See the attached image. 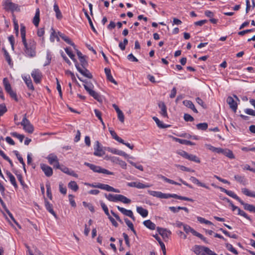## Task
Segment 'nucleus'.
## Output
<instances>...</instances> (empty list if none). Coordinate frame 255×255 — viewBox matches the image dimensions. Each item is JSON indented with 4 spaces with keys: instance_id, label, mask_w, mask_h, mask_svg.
Returning a JSON list of instances; mask_svg holds the SVG:
<instances>
[{
    "instance_id": "nucleus-1",
    "label": "nucleus",
    "mask_w": 255,
    "mask_h": 255,
    "mask_svg": "<svg viewBox=\"0 0 255 255\" xmlns=\"http://www.w3.org/2000/svg\"><path fill=\"white\" fill-rule=\"evenodd\" d=\"M148 193L153 196L156 197L157 198H159L160 199H168L169 198H174L176 199H178L179 200H185L187 201H191L193 202V200L191 198H189L188 197H183L181 196H179L176 194H166V193H163L161 192L160 191H151V190H148Z\"/></svg>"
},
{
    "instance_id": "nucleus-2",
    "label": "nucleus",
    "mask_w": 255,
    "mask_h": 255,
    "mask_svg": "<svg viewBox=\"0 0 255 255\" xmlns=\"http://www.w3.org/2000/svg\"><path fill=\"white\" fill-rule=\"evenodd\" d=\"M24 46V52L27 56L34 57L36 56V42L33 39H30L28 42L26 40L22 41Z\"/></svg>"
},
{
    "instance_id": "nucleus-3",
    "label": "nucleus",
    "mask_w": 255,
    "mask_h": 255,
    "mask_svg": "<svg viewBox=\"0 0 255 255\" xmlns=\"http://www.w3.org/2000/svg\"><path fill=\"white\" fill-rule=\"evenodd\" d=\"M193 251L196 255H217L208 247L195 245L193 248Z\"/></svg>"
},
{
    "instance_id": "nucleus-4",
    "label": "nucleus",
    "mask_w": 255,
    "mask_h": 255,
    "mask_svg": "<svg viewBox=\"0 0 255 255\" xmlns=\"http://www.w3.org/2000/svg\"><path fill=\"white\" fill-rule=\"evenodd\" d=\"M83 81L85 83L84 87L85 90L90 94V95L93 97L95 99L97 100L98 101H100L101 100V97L97 92H95L93 90L94 88L93 85L91 82H88L87 81Z\"/></svg>"
},
{
    "instance_id": "nucleus-5",
    "label": "nucleus",
    "mask_w": 255,
    "mask_h": 255,
    "mask_svg": "<svg viewBox=\"0 0 255 255\" xmlns=\"http://www.w3.org/2000/svg\"><path fill=\"white\" fill-rule=\"evenodd\" d=\"M84 165L89 167L92 170L95 172L101 173L107 175H114V173L109 171L108 170L102 168L99 166H97L88 162H85Z\"/></svg>"
},
{
    "instance_id": "nucleus-6",
    "label": "nucleus",
    "mask_w": 255,
    "mask_h": 255,
    "mask_svg": "<svg viewBox=\"0 0 255 255\" xmlns=\"http://www.w3.org/2000/svg\"><path fill=\"white\" fill-rule=\"evenodd\" d=\"M2 6L6 11L10 10L12 12L15 11H19L20 9L18 5L12 2L11 0H3Z\"/></svg>"
},
{
    "instance_id": "nucleus-7",
    "label": "nucleus",
    "mask_w": 255,
    "mask_h": 255,
    "mask_svg": "<svg viewBox=\"0 0 255 255\" xmlns=\"http://www.w3.org/2000/svg\"><path fill=\"white\" fill-rule=\"evenodd\" d=\"M21 125L23 126V129L27 132L31 133L34 130L33 126L30 123V122L26 119L25 115L22 122L20 123Z\"/></svg>"
},
{
    "instance_id": "nucleus-8",
    "label": "nucleus",
    "mask_w": 255,
    "mask_h": 255,
    "mask_svg": "<svg viewBox=\"0 0 255 255\" xmlns=\"http://www.w3.org/2000/svg\"><path fill=\"white\" fill-rule=\"evenodd\" d=\"M31 75V76L33 78V80L35 83H40V82L41 81L42 75V73L39 69H34L32 71Z\"/></svg>"
},
{
    "instance_id": "nucleus-9",
    "label": "nucleus",
    "mask_w": 255,
    "mask_h": 255,
    "mask_svg": "<svg viewBox=\"0 0 255 255\" xmlns=\"http://www.w3.org/2000/svg\"><path fill=\"white\" fill-rule=\"evenodd\" d=\"M94 150V155L97 156L101 157L105 154V152L100 146V143L98 141H96L95 142Z\"/></svg>"
},
{
    "instance_id": "nucleus-10",
    "label": "nucleus",
    "mask_w": 255,
    "mask_h": 255,
    "mask_svg": "<svg viewBox=\"0 0 255 255\" xmlns=\"http://www.w3.org/2000/svg\"><path fill=\"white\" fill-rule=\"evenodd\" d=\"M77 70L84 76L88 78L89 79H92L93 76L92 74L90 72V71L86 68V67H80L79 64H76L75 66Z\"/></svg>"
},
{
    "instance_id": "nucleus-11",
    "label": "nucleus",
    "mask_w": 255,
    "mask_h": 255,
    "mask_svg": "<svg viewBox=\"0 0 255 255\" xmlns=\"http://www.w3.org/2000/svg\"><path fill=\"white\" fill-rule=\"evenodd\" d=\"M40 167L46 176L50 177L52 175L53 170L51 167L45 164H41Z\"/></svg>"
},
{
    "instance_id": "nucleus-12",
    "label": "nucleus",
    "mask_w": 255,
    "mask_h": 255,
    "mask_svg": "<svg viewBox=\"0 0 255 255\" xmlns=\"http://www.w3.org/2000/svg\"><path fill=\"white\" fill-rule=\"evenodd\" d=\"M118 209L124 215L130 217L133 221L135 220V218L133 216V213L131 210H127L123 207L117 206Z\"/></svg>"
},
{
    "instance_id": "nucleus-13",
    "label": "nucleus",
    "mask_w": 255,
    "mask_h": 255,
    "mask_svg": "<svg viewBox=\"0 0 255 255\" xmlns=\"http://www.w3.org/2000/svg\"><path fill=\"white\" fill-rule=\"evenodd\" d=\"M157 231L163 239L168 238L169 236L171 234V232L166 229L157 227Z\"/></svg>"
},
{
    "instance_id": "nucleus-14",
    "label": "nucleus",
    "mask_w": 255,
    "mask_h": 255,
    "mask_svg": "<svg viewBox=\"0 0 255 255\" xmlns=\"http://www.w3.org/2000/svg\"><path fill=\"white\" fill-rule=\"evenodd\" d=\"M227 102L229 105L230 108L236 112L237 110V103L235 101L232 97H228L227 99Z\"/></svg>"
},
{
    "instance_id": "nucleus-15",
    "label": "nucleus",
    "mask_w": 255,
    "mask_h": 255,
    "mask_svg": "<svg viewBox=\"0 0 255 255\" xmlns=\"http://www.w3.org/2000/svg\"><path fill=\"white\" fill-rule=\"evenodd\" d=\"M219 189H220V190L222 192H223L225 193L228 195H229V196H230V197H232L233 198L236 199V200H237L239 202L241 200V199L234 192H233L232 191L228 190H227V189H225V188H224L223 187H219Z\"/></svg>"
},
{
    "instance_id": "nucleus-16",
    "label": "nucleus",
    "mask_w": 255,
    "mask_h": 255,
    "mask_svg": "<svg viewBox=\"0 0 255 255\" xmlns=\"http://www.w3.org/2000/svg\"><path fill=\"white\" fill-rule=\"evenodd\" d=\"M158 107L160 109V114L163 118H168L167 108L163 102L158 103Z\"/></svg>"
},
{
    "instance_id": "nucleus-17",
    "label": "nucleus",
    "mask_w": 255,
    "mask_h": 255,
    "mask_svg": "<svg viewBox=\"0 0 255 255\" xmlns=\"http://www.w3.org/2000/svg\"><path fill=\"white\" fill-rule=\"evenodd\" d=\"M240 203L244 206L245 210L255 213V206L254 205L246 203L242 200L240 201Z\"/></svg>"
},
{
    "instance_id": "nucleus-18",
    "label": "nucleus",
    "mask_w": 255,
    "mask_h": 255,
    "mask_svg": "<svg viewBox=\"0 0 255 255\" xmlns=\"http://www.w3.org/2000/svg\"><path fill=\"white\" fill-rule=\"evenodd\" d=\"M183 105L187 107V108L191 109L194 113H198V112L197 110L196 109L194 104L189 100H185L183 102Z\"/></svg>"
},
{
    "instance_id": "nucleus-19",
    "label": "nucleus",
    "mask_w": 255,
    "mask_h": 255,
    "mask_svg": "<svg viewBox=\"0 0 255 255\" xmlns=\"http://www.w3.org/2000/svg\"><path fill=\"white\" fill-rule=\"evenodd\" d=\"M45 206L46 207V209L52 214L53 215L55 218H57V215L55 213V212L54 211L53 209V205L52 204H50L49 201L47 199H45Z\"/></svg>"
},
{
    "instance_id": "nucleus-20",
    "label": "nucleus",
    "mask_w": 255,
    "mask_h": 255,
    "mask_svg": "<svg viewBox=\"0 0 255 255\" xmlns=\"http://www.w3.org/2000/svg\"><path fill=\"white\" fill-rule=\"evenodd\" d=\"M105 72L107 76V79L110 81L111 82L114 83L115 85H117L118 83L115 81V80L113 78V76L111 73V70L108 68H105Z\"/></svg>"
},
{
    "instance_id": "nucleus-21",
    "label": "nucleus",
    "mask_w": 255,
    "mask_h": 255,
    "mask_svg": "<svg viewBox=\"0 0 255 255\" xmlns=\"http://www.w3.org/2000/svg\"><path fill=\"white\" fill-rule=\"evenodd\" d=\"M190 180L193 183L199 186L208 189H209V187L208 186H207L205 184L199 181V180L198 179H197L196 178H195V177L191 176L190 178Z\"/></svg>"
},
{
    "instance_id": "nucleus-22",
    "label": "nucleus",
    "mask_w": 255,
    "mask_h": 255,
    "mask_svg": "<svg viewBox=\"0 0 255 255\" xmlns=\"http://www.w3.org/2000/svg\"><path fill=\"white\" fill-rule=\"evenodd\" d=\"M173 139L181 144H185V145H194L195 144L194 142H192L191 141L187 140L186 139H180L176 137H173Z\"/></svg>"
},
{
    "instance_id": "nucleus-23",
    "label": "nucleus",
    "mask_w": 255,
    "mask_h": 255,
    "mask_svg": "<svg viewBox=\"0 0 255 255\" xmlns=\"http://www.w3.org/2000/svg\"><path fill=\"white\" fill-rule=\"evenodd\" d=\"M6 175L9 179V181L15 189L18 187L14 176L9 171L6 172Z\"/></svg>"
},
{
    "instance_id": "nucleus-24",
    "label": "nucleus",
    "mask_w": 255,
    "mask_h": 255,
    "mask_svg": "<svg viewBox=\"0 0 255 255\" xmlns=\"http://www.w3.org/2000/svg\"><path fill=\"white\" fill-rule=\"evenodd\" d=\"M110 151L114 154L123 156L124 157H125L126 158L129 157V155L128 154H127L125 152H124L122 150H120L117 149L116 148H113V149H111Z\"/></svg>"
},
{
    "instance_id": "nucleus-25",
    "label": "nucleus",
    "mask_w": 255,
    "mask_h": 255,
    "mask_svg": "<svg viewBox=\"0 0 255 255\" xmlns=\"http://www.w3.org/2000/svg\"><path fill=\"white\" fill-rule=\"evenodd\" d=\"M47 159H48L49 164L51 165H53L54 163L56 162H57V161H58L57 156L53 153L50 154L47 156Z\"/></svg>"
},
{
    "instance_id": "nucleus-26",
    "label": "nucleus",
    "mask_w": 255,
    "mask_h": 255,
    "mask_svg": "<svg viewBox=\"0 0 255 255\" xmlns=\"http://www.w3.org/2000/svg\"><path fill=\"white\" fill-rule=\"evenodd\" d=\"M143 225L148 229L151 230L155 229V224L152 222L150 220L144 221L143 223Z\"/></svg>"
},
{
    "instance_id": "nucleus-27",
    "label": "nucleus",
    "mask_w": 255,
    "mask_h": 255,
    "mask_svg": "<svg viewBox=\"0 0 255 255\" xmlns=\"http://www.w3.org/2000/svg\"><path fill=\"white\" fill-rule=\"evenodd\" d=\"M136 211L143 218L147 217L148 215V211L143 208L142 207H137Z\"/></svg>"
},
{
    "instance_id": "nucleus-28",
    "label": "nucleus",
    "mask_w": 255,
    "mask_h": 255,
    "mask_svg": "<svg viewBox=\"0 0 255 255\" xmlns=\"http://www.w3.org/2000/svg\"><path fill=\"white\" fill-rule=\"evenodd\" d=\"M40 12L39 8H37L36 11V13L35 14V16L33 19V23L34 25L36 27L38 26L39 21H40Z\"/></svg>"
},
{
    "instance_id": "nucleus-29",
    "label": "nucleus",
    "mask_w": 255,
    "mask_h": 255,
    "mask_svg": "<svg viewBox=\"0 0 255 255\" xmlns=\"http://www.w3.org/2000/svg\"><path fill=\"white\" fill-rule=\"evenodd\" d=\"M235 179L238 182L245 185L247 184V180L245 178V176H241L239 175H235L234 176Z\"/></svg>"
},
{
    "instance_id": "nucleus-30",
    "label": "nucleus",
    "mask_w": 255,
    "mask_h": 255,
    "mask_svg": "<svg viewBox=\"0 0 255 255\" xmlns=\"http://www.w3.org/2000/svg\"><path fill=\"white\" fill-rule=\"evenodd\" d=\"M106 198L110 201L111 202H118V196L119 194H109L107 195V194H105V195Z\"/></svg>"
},
{
    "instance_id": "nucleus-31",
    "label": "nucleus",
    "mask_w": 255,
    "mask_h": 255,
    "mask_svg": "<svg viewBox=\"0 0 255 255\" xmlns=\"http://www.w3.org/2000/svg\"><path fill=\"white\" fill-rule=\"evenodd\" d=\"M242 193L249 197L255 198V191H251L248 189L246 188L242 189Z\"/></svg>"
},
{
    "instance_id": "nucleus-32",
    "label": "nucleus",
    "mask_w": 255,
    "mask_h": 255,
    "mask_svg": "<svg viewBox=\"0 0 255 255\" xmlns=\"http://www.w3.org/2000/svg\"><path fill=\"white\" fill-rule=\"evenodd\" d=\"M23 80H24L25 84H26L29 90H31L32 91H33L34 90V88L33 85L32 81H31V79L30 78V77H29V78H27L26 77H25L23 78Z\"/></svg>"
},
{
    "instance_id": "nucleus-33",
    "label": "nucleus",
    "mask_w": 255,
    "mask_h": 255,
    "mask_svg": "<svg viewBox=\"0 0 255 255\" xmlns=\"http://www.w3.org/2000/svg\"><path fill=\"white\" fill-rule=\"evenodd\" d=\"M109 131L114 139H115V140H116L117 141L120 143H124V140L122 139L121 137H120L119 136H118V135L114 130L109 128Z\"/></svg>"
},
{
    "instance_id": "nucleus-34",
    "label": "nucleus",
    "mask_w": 255,
    "mask_h": 255,
    "mask_svg": "<svg viewBox=\"0 0 255 255\" xmlns=\"http://www.w3.org/2000/svg\"><path fill=\"white\" fill-rule=\"evenodd\" d=\"M183 229L184 231L187 233H191L193 235L195 236L197 232L195 230H194L193 228H192L190 226L184 224L183 225Z\"/></svg>"
},
{
    "instance_id": "nucleus-35",
    "label": "nucleus",
    "mask_w": 255,
    "mask_h": 255,
    "mask_svg": "<svg viewBox=\"0 0 255 255\" xmlns=\"http://www.w3.org/2000/svg\"><path fill=\"white\" fill-rule=\"evenodd\" d=\"M153 120L157 124V126L161 128H166L170 127L169 125H165L163 124L160 120L156 117H153L152 118Z\"/></svg>"
},
{
    "instance_id": "nucleus-36",
    "label": "nucleus",
    "mask_w": 255,
    "mask_h": 255,
    "mask_svg": "<svg viewBox=\"0 0 255 255\" xmlns=\"http://www.w3.org/2000/svg\"><path fill=\"white\" fill-rule=\"evenodd\" d=\"M118 201H120L125 204H129L131 202V200L127 198L126 196L119 194Z\"/></svg>"
},
{
    "instance_id": "nucleus-37",
    "label": "nucleus",
    "mask_w": 255,
    "mask_h": 255,
    "mask_svg": "<svg viewBox=\"0 0 255 255\" xmlns=\"http://www.w3.org/2000/svg\"><path fill=\"white\" fill-rule=\"evenodd\" d=\"M68 187L74 191H77L79 189V186L77 183L74 181H70L68 185Z\"/></svg>"
},
{
    "instance_id": "nucleus-38",
    "label": "nucleus",
    "mask_w": 255,
    "mask_h": 255,
    "mask_svg": "<svg viewBox=\"0 0 255 255\" xmlns=\"http://www.w3.org/2000/svg\"><path fill=\"white\" fill-rule=\"evenodd\" d=\"M97 188L105 190L107 191L111 192L112 190V187L108 185V184H102V183H99L98 185H97Z\"/></svg>"
},
{
    "instance_id": "nucleus-39",
    "label": "nucleus",
    "mask_w": 255,
    "mask_h": 255,
    "mask_svg": "<svg viewBox=\"0 0 255 255\" xmlns=\"http://www.w3.org/2000/svg\"><path fill=\"white\" fill-rule=\"evenodd\" d=\"M54 10L56 13V16L57 19H60L62 17V13L59 8L58 5L55 3L53 6Z\"/></svg>"
},
{
    "instance_id": "nucleus-40",
    "label": "nucleus",
    "mask_w": 255,
    "mask_h": 255,
    "mask_svg": "<svg viewBox=\"0 0 255 255\" xmlns=\"http://www.w3.org/2000/svg\"><path fill=\"white\" fill-rule=\"evenodd\" d=\"M3 83L4 87L5 90L7 93L10 91L11 89V85L9 84L7 79L6 78H4L3 79Z\"/></svg>"
},
{
    "instance_id": "nucleus-41",
    "label": "nucleus",
    "mask_w": 255,
    "mask_h": 255,
    "mask_svg": "<svg viewBox=\"0 0 255 255\" xmlns=\"http://www.w3.org/2000/svg\"><path fill=\"white\" fill-rule=\"evenodd\" d=\"M223 154L225 155L230 159H234L235 158L233 152L230 149H224Z\"/></svg>"
},
{
    "instance_id": "nucleus-42",
    "label": "nucleus",
    "mask_w": 255,
    "mask_h": 255,
    "mask_svg": "<svg viewBox=\"0 0 255 255\" xmlns=\"http://www.w3.org/2000/svg\"><path fill=\"white\" fill-rule=\"evenodd\" d=\"M65 51L66 53L68 55L70 58L74 61L75 64V66L76 64H78L77 60L75 58V55L72 53V52L68 48H65Z\"/></svg>"
},
{
    "instance_id": "nucleus-43",
    "label": "nucleus",
    "mask_w": 255,
    "mask_h": 255,
    "mask_svg": "<svg viewBox=\"0 0 255 255\" xmlns=\"http://www.w3.org/2000/svg\"><path fill=\"white\" fill-rule=\"evenodd\" d=\"M20 34L22 38V42L26 40L25 27L22 24L20 25Z\"/></svg>"
},
{
    "instance_id": "nucleus-44",
    "label": "nucleus",
    "mask_w": 255,
    "mask_h": 255,
    "mask_svg": "<svg viewBox=\"0 0 255 255\" xmlns=\"http://www.w3.org/2000/svg\"><path fill=\"white\" fill-rule=\"evenodd\" d=\"M187 159L196 163L200 162V159L197 156L193 154H188Z\"/></svg>"
},
{
    "instance_id": "nucleus-45",
    "label": "nucleus",
    "mask_w": 255,
    "mask_h": 255,
    "mask_svg": "<svg viewBox=\"0 0 255 255\" xmlns=\"http://www.w3.org/2000/svg\"><path fill=\"white\" fill-rule=\"evenodd\" d=\"M10 134L14 137L17 138L20 142H22L24 138V136L22 134H19L17 133L16 132H12L10 133Z\"/></svg>"
},
{
    "instance_id": "nucleus-46",
    "label": "nucleus",
    "mask_w": 255,
    "mask_h": 255,
    "mask_svg": "<svg viewBox=\"0 0 255 255\" xmlns=\"http://www.w3.org/2000/svg\"><path fill=\"white\" fill-rule=\"evenodd\" d=\"M196 127L198 129L205 130L208 128V124L206 123H200Z\"/></svg>"
},
{
    "instance_id": "nucleus-47",
    "label": "nucleus",
    "mask_w": 255,
    "mask_h": 255,
    "mask_svg": "<svg viewBox=\"0 0 255 255\" xmlns=\"http://www.w3.org/2000/svg\"><path fill=\"white\" fill-rule=\"evenodd\" d=\"M227 249L235 255L238 254V252L233 247V246L229 243L226 244Z\"/></svg>"
},
{
    "instance_id": "nucleus-48",
    "label": "nucleus",
    "mask_w": 255,
    "mask_h": 255,
    "mask_svg": "<svg viewBox=\"0 0 255 255\" xmlns=\"http://www.w3.org/2000/svg\"><path fill=\"white\" fill-rule=\"evenodd\" d=\"M3 50L4 51V55L5 60L8 62V64L11 65L12 64V61L10 55L5 49L3 48Z\"/></svg>"
},
{
    "instance_id": "nucleus-49",
    "label": "nucleus",
    "mask_w": 255,
    "mask_h": 255,
    "mask_svg": "<svg viewBox=\"0 0 255 255\" xmlns=\"http://www.w3.org/2000/svg\"><path fill=\"white\" fill-rule=\"evenodd\" d=\"M46 193L47 197L50 199L52 200V193L51 191V187L49 183L46 184Z\"/></svg>"
},
{
    "instance_id": "nucleus-50",
    "label": "nucleus",
    "mask_w": 255,
    "mask_h": 255,
    "mask_svg": "<svg viewBox=\"0 0 255 255\" xmlns=\"http://www.w3.org/2000/svg\"><path fill=\"white\" fill-rule=\"evenodd\" d=\"M52 32H51V35H50V40L51 42H54V40H55V38H56L57 40L58 41H59V38L58 37V36L55 33V32L54 31V30L52 28Z\"/></svg>"
},
{
    "instance_id": "nucleus-51",
    "label": "nucleus",
    "mask_w": 255,
    "mask_h": 255,
    "mask_svg": "<svg viewBox=\"0 0 255 255\" xmlns=\"http://www.w3.org/2000/svg\"><path fill=\"white\" fill-rule=\"evenodd\" d=\"M101 206L103 210H104L105 213L106 214V215L108 217L110 216V215L109 214V212L108 208L107 206L106 205V204L104 203H103V202H101Z\"/></svg>"
},
{
    "instance_id": "nucleus-52",
    "label": "nucleus",
    "mask_w": 255,
    "mask_h": 255,
    "mask_svg": "<svg viewBox=\"0 0 255 255\" xmlns=\"http://www.w3.org/2000/svg\"><path fill=\"white\" fill-rule=\"evenodd\" d=\"M197 220L201 223H204L207 225H212V223L208 220L205 219L204 218L200 217H197Z\"/></svg>"
},
{
    "instance_id": "nucleus-53",
    "label": "nucleus",
    "mask_w": 255,
    "mask_h": 255,
    "mask_svg": "<svg viewBox=\"0 0 255 255\" xmlns=\"http://www.w3.org/2000/svg\"><path fill=\"white\" fill-rule=\"evenodd\" d=\"M150 186L151 185L149 184H144L140 182H137L136 188L138 189H144Z\"/></svg>"
},
{
    "instance_id": "nucleus-54",
    "label": "nucleus",
    "mask_w": 255,
    "mask_h": 255,
    "mask_svg": "<svg viewBox=\"0 0 255 255\" xmlns=\"http://www.w3.org/2000/svg\"><path fill=\"white\" fill-rule=\"evenodd\" d=\"M176 166L177 167H179L180 170L182 171H185L187 172H194V170L191 169L189 168H187L183 165H176Z\"/></svg>"
},
{
    "instance_id": "nucleus-55",
    "label": "nucleus",
    "mask_w": 255,
    "mask_h": 255,
    "mask_svg": "<svg viewBox=\"0 0 255 255\" xmlns=\"http://www.w3.org/2000/svg\"><path fill=\"white\" fill-rule=\"evenodd\" d=\"M59 191L61 193L65 195L67 192V189L66 187H64L63 183H60L59 185Z\"/></svg>"
},
{
    "instance_id": "nucleus-56",
    "label": "nucleus",
    "mask_w": 255,
    "mask_h": 255,
    "mask_svg": "<svg viewBox=\"0 0 255 255\" xmlns=\"http://www.w3.org/2000/svg\"><path fill=\"white\" fill-rule=\"evenodd\" d=\"M68 197H69V200L71 205L72 207H76V204L74 200V196L73 195L69 194L68 196Z\"/></svg>"
},
{
    "instance_id": "nucleus-57",
    "label": "nucleus",
    "mask_w": 255,
    "mask_h": 255,
    "mask_svg": "<svg viewBox=\"0 0 255 255\" xmlns=\"http://www.w3.org/2000/svg\"><path fill=\"white\" fill-rule=\"evenodd\" d=\"M81 65L82 67H86L88 66V62L85 58V56L79 58Z\"/></svg>"
},
{
    "instance_id": "nucleus-58",
    "label": "nucleus",
    "mask_w": 255,
    "mask_h": 255,
    "mask_svg": "<svg viewBox=\"0 0 255 255\" xmlns=\"http://www.w3.org/2000/svg\"><path fill=\"white\" fill-rule=\"evenodd\" d=\"M7 111L6 107L4 104L0 105V116H2Z\"/></svg>"
},
{
    "instance_id": "nucleus-59",
    "label": "nucleus",
    "mask_w": 255,
    "mask_h": 255,
    "mask_svg": "<svg viewBox=\"0 0 255 255\" xmlns=\"http://www.w3.org/2000/svg\"><path fill=\"white\" fill-rule=\"evenodd\" d=\"M184 119L186 122H192L194 121V118L190 115L188 114H184Z\"/></svg>"
},
{
    "instance_id": "nucleus-60",
    "label": "nucleus",
    "mask_w": 255,
    "mask_h": 255,
    "mask_svg": "<svg viewBox=\"0 0 255 255\" xmlns=\"http://www.w3.org/2000/svg\"><path fill=\"white\" fill-rule=\"evenodd\" d=\"M128 161L130 164H131L132 166H134L136 168L139 169L140 171L143 170V166L141 165H137L135 163H134L131 161L128 160Z\"/></svg>"
},
{
    "instance_id": "nucleus-61",
    "label": "nucleus",
    "mask_w": 255,
    "mask_h": 255,
    "mask_svg": "<svg viewBox=\"0 0 255 255\" xmlns=\"http://www.w3.org/2000/svg\"><path fill=\"white\" fill-rule=\"evenodd\" d=\"M7 93L9 94L11 98L14 99L16 101H18L17 95L15 92L11 90L10 91L8 92Z\"/></svg>"
},
{
    "instance_id": "nucleus-62",
    "label": "nucleus",
    "mask_w": 255,
    "mask_h": 255,
    "mask_svg": "<svg viewBox=\"0 0 255 255\" xmlns=\"http://www.w3.org/2000/svg\"><path fill=\"white\" fill-rule=\"evenodd\" d=\"M123 236L124 238L126 245L128 247H129L130 244H129V238H128V235L127 234H126L125 233H124L123 234Z\"/></svg>"
},
{
    "instance_id": "nucleus-63",
    "label": "nucleus",
    "mask_w": 255,
    "mask_h": 255,
    "mask_svg": "<svg viewBox=\"0 0 255 255\" xmlns=\"http://www.w3.org/2000/svg\"><path fill=\"white\" fill-rule=\"evenodd\" d=\"M94 112H95V114L96 117L99 119V120L100 121V122H102L101 112L97 109H95Z\"/></svg>"
},
{
    "instance_id": "nucleus-64",
    "label": "nucleus",
    "mask_w": 255,
    "mask_h": 255,
    "mask_svg": "<svg viewBox=\"0 0 255 255\" xmlns=\"http://www.w3.org/2000/svg\"><path fill=\"white\" fill-rule=\"evenodd\" d=\"M117 114H118V117L119 120L122 123H124V120H125V116H124V115L123 113L122 112V111H121V112L118 113Z\"/></svg>"
}]
</instances>
